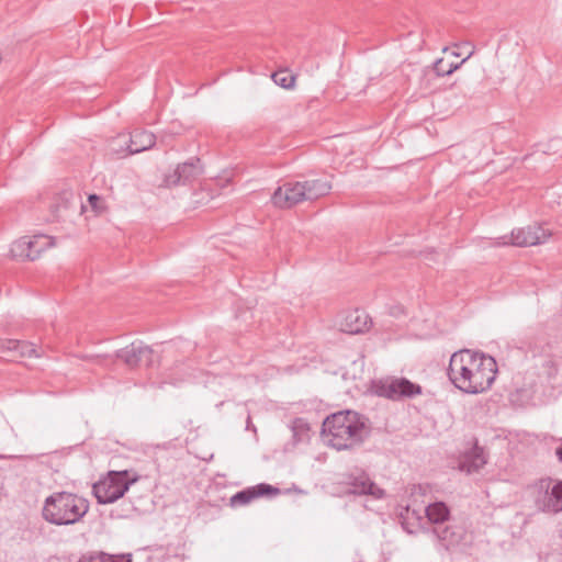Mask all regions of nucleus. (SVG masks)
Masks as SVG:
<instances>
[{
    "label": "nucleus",
    "instance_id": "obj_1",
    "mask_svg": "<svg viewBox=\"0 0 562 562\" xmlns=\"http://www.w3.org/2000/svg\"><path fill=\"white\" fill-rule=\"evenodd\" d=\"M496 373L497 364L493 357L470 349L453 352L448 367L451 383L468 394L487 391L495 381Z\"/></svg>",
    "mask_w": 562,
    "mask_h": 562
},
{
    "label": "nucleus",
    "instance_id": "obj_2",
    "mask_svg": "<svg viewBox=\"0 0 562 562\" xmlns=\"http://www.w3.org/2000/svg\"><path fill=\"white\" fill-rule=\"evenodd\" d=\"M363 416L353 411H341L326 417L322 434L327 445L336 450L359 447L369 436Z\"/></svg>",
    "mask_w": 562,
    "mask_h": 562
},
{
    "label": "nucleus",
    "instance_id": "obj_3",
    "mask_svg": "<svg viewBox=\"0 0 562 562\" xmlns=\"http://www.w3.org/2000/svg\"><path fill=\"white\" fill-rule=\"evenodd\" d=\"M520 349L530 353L532 358V366L524 374L522 386L526 390H535L557 378L560 364L558 358L551 353V346L544 338L526 336L521 340Z\"/></svg>",
    "mask_w": 562,
    "mask_h": 562
},
{
    "label": "nucleus",
    "instance_id": "obj_4",
    "mask_svg": "<svg viewBox=\"0 0 562 562\" xmlns=\"http://www.w3.org/2000/svg\"><path fill=\"white\" fill-rule=\"evenodd\" d=\"M89 502L78 494L61 491L54 492L44 501L43 518L55 526L75 525L87 515Z\"/></svg>",
    "mask_w": 562,
    "mask_h": 562
},
{
    "label": "nucleus",
    "instance_id": "obj_5",
    "mask_svg": "<svg viewBox=\"0 0 562 562\" xmlns=\"http://www.w3.org/2000/svg\"><path fill=\"white\" fill-rule=\"evenodd\" d=\"M330 190L331 183L322 178L289 181L276 189L271 201L280 209H291L301 202L315 201L325 196Z\"/></svg>",
    "mask_w": 562,
    "mask_h": 562
},
{
    "label": "nucleus",
    "instance_id": "obj_6",
    "mask_svg": "<svg viewBox=\"0 0 562 562\" xmlns=\"http://www.w3.org/2000/svg\"><path fill=\"white\" fill-rule=\"evenodd\" d=\"M153 356L154 350L149 346L144 345L142 341H134L114 355H95L88 357V359L105 368H110L116 360H121L125 366L134 369L142 364L150 366L153 363Z\"/></svg>",
    "mask_w": 562,
    "mask_h": 562
},
{
    "label": "nucleus",
    "instance_id": "obj_7",
    "mask_svg": "<svg viewBox=\"0 0 562 562\" xmlns=\"http://www.w3.org/2000/svg\"><path fill=\"white\" fill-rule=\"evenodd\" d=\"M137 477H130L125 471H110L105 477L92 486L93 495L99 504H112L128 491Z\"/></svg>",
    "mask_w": 562,
    "mask_h": 562
},
{
    "label": "nucleus",
    "instance_id": "obj_8",
    "mask_svg": "<svg viewBox=\"0 0 562 562\" xmlns=\"http://www.w3.org/2000/svg\"><path fill=\"white\" fill-rule=\"evenodd\" d=\"M536 507L549 514L562 512V481L543 477L533 486Z\"/></svg>",
    "mask_w": 562,
    "mask_h": 562
},
{
    "label": "nucleus",
    "instance_id": "obj_9",
    "mask_svg": "<svg viewBox=\"0 0 562 562\" xmlns=\"http://www.w3.org/2000/svg\"><path fill=\"white\" fill-rule=\"evenodd\" d=\"M552 233L544 228L542 225L533 224L527 227L513 229L510 235L502 236L496 239L495 245L506 246L513 245L516 247H530L544 244Z\"/></svg>",
    "mask_w": 562,
    "mask_h": 562
},
{
    "label": "nucleus",
    "instance_id": "obj_10",
    "mask_svg": "<svg viewBox=\"0 0 562 562\" xmlns=\"http://www.w3.org/2000/svg\"><path fill=\"white\" fill-rule=\"evenodd\" d=\"M54 244L53 237L47 235L23 236L12 244L10 252L13 258L33 261Z\"/></svg>",
    "mask_w": 562,
    "mask_h": 562
},
{
    "label": "nucleus",
    "instance_id": "obj_11",
    "mask_svg": "<svg viewBox=\"0 0 562 562\" xmlns=\"http://www.w3.org/2000/svg\"><path fill=\"white\" fill-rule=\"evenodd\" d=\"M340 484L346 487V492L349 494L371 495L374 498H382L384 495V491L371 480L364 470L359 468L342 474Z\"/></svg>",
    "mask_w": 562,
    "mask_h": 562
},
{
    "label": "nucleus",
    "instance_id": "obj_12",
    "mask_svg": "<svg viewBox=\"0 0 562 562\" xmlns=\"http://www.w3.org/2000/svg\"><path fill=\"white\" fill-rule=\"evenodd\" d=\"M376 394L393 401H400L422 394V386L406 378L391 376L378 383Z\"/></svg>",
    "mask_w": 562,
    "mask_h": 562
},
{
    "label": "nucleus",
    "instance_id": "obj_13",
    "mask_svg": "<svg viewBox=\"0 0 562 562\" xmlns=\"http://www.w3.org/2000/svg\"><path fill=\"white\" fill-rule=\"evenodd\" d=\"M203 173V166L200 158L192 157L188 161L179 164L175 170L164 178V186L167 188L179 184L191 183Z\"/></svg>",
    "mask_w": 562,
    "mask_h": 562
},
{
    "label": "nucleus",
    "instance_id": "obj_14",
    "mask_svg": "<svg viewBox=\"0 0 562 562\" xmlns=\"http://www.w3.org/2000/svg\"><path fill=\"white\" fill-rule=\"evenodd\" d=\"M430 531L446 551L456 549L465 538V529L458 524L434 526Z\"/></svg>",
    "mask_w": 562,
    "mask_h": 562
},
{
    "label": "nucleus",
    "instance_id": "obj_15",
    "mask_svg": "<svg viewBox=\"0 0 562 562\" xmlns=\"http://www.w3.org/2000/svg\"><path fill=\"white\" fill-rule=\"evenodd\" d=\"M278 494H280V490L278 487L267 483H259L234 494L229 499V505L232 507L245 506L259 497L276 496Z\"/></svg>",
    "mask_w": 562,
    "mask_h": 562
},
{
    "label": "nucleus",
    "instance_id": "obj_16",
    "mask_svg": "<svg viewBox=\"0 0 562 562\" xmlns=\"http://www.w3.org/2000/svg\"><path fill=\"white\" fill-rule=\"evenodd\" d=\"M0 352L7 355L11 360L40 357L34 344L16 339H0Z\"/></svg>",
    "mask_w": 562,
    "mask_h": 562
},
{
    "label": "nucleus",
    "instance_id": "obj_17",
    "mask_svg": "<svg viewBox=\"0 0 562 562\" xmlns=\"http://www.w3.org/2000/svg\"><path fill=\"white\" fill-rule=\"evenodd\" d=\"M122 139L127 144L126 155H134L150 149L156 143V137L153 133L139 128L134 130L130 134L128 140H126L124 135L117 137L119 142Z\"/></svg>",
    "mask_w": 562,
    "mask_h": 562
},
{
    "label": "nucleus",
    "instance_id": "obj_18",
    "mask_svg": "<svg viewBox=\"0 0 562 562\" xmlns=\"http://www.w3.org/2000/svg\"><path fill=\"white\" fill-rule=\"evenodd\" d=\"M370 326V318L364 311L353 310L345 314L340 322V330L348 334H360Z\"/></svg>",
    "mask_w": 562,
    "mask_h": 562
},
{
    "label": "nucleus",
    "instance_id": "obj_19",
    "mask_svg": "<svg viewBox=\"0 0 562 562\" xmlns=\"http://www.w3.org/2000/svg\"><path fill=\"white\" fill-rule=\"evenodd\" d=\"M486 454L482 447L475 445L472 449L467 451L460 460L459 468L471 474L477 472L486 464Z\"/></svg>",
    "mask_w": 562,
    "mask_h": 562
},
{
    "label": "nucleus",
    "instance_id": "obj_20",
    "mask_svg": "<svg viewBox=\"0 0 562 562\" xmlns=\"http://www.w3.org/2000/svg\"><path fill=\"white\" fill-rule=\"evenodd\" d=\"M428 521L435 526L443 525L450 516V510L443 502H435L424 508Z\"/></svg>",
    "mask_w": 562,
    "mask_h": 562
},
{
    "label": "nucleus",
    "instance_id": "obj_21",
    "mask_svg": "<svg viewBox=\"0 0 562 562\" xmlns=\"http://www.w3.org/2000/svg\"><path fill=\"white\" fill-rule=\"evenodd\" d=\"M78 562H131V560H124L123 558H114L103 552H90L83 554Z\"/></svg>",
    "mask_w": 562,
    "mask_h": 562
},
{
    "label": "nucleus",
    "instance_id": "obj_22",
    "mask_svg": "<svg viewBox=\"0 0 562 562\" xmlns=\"http://www.w3.org/2000/svg\"><path fill=\"white\" fill-rule=\"evenodd\" d=\"M470 57V55L465 58L462 59V61L460 64H447L445 63V60L442 58L440 59H437L434 64V68H432V71L435 72L436 76L438 77H442V76H447V75H450L452 74L456 69H458V67L463 64L468 58Z\"/></svg>",
    "mask_w": 562,
    "mask_h": 562
},
{
    "label": "nucleus",
    "instance_id": "obj_23",
    "mask_svg": "<svg viewBox=\"0 0 562 562\" xmlns=\"http://www.w3.org/2000/svg\"><path fill=\"white\" fill-rule=\"evenodd\" d=\"M272 80L282 88H291L294 86L295 78L286 70H279L272 74Z\"/></svg>",
    "mask_w": 562,
    "mask_h": 562
},
{
    "label": "nucleus",
    "instance_id": "obj_24",
    "mask_svg": "<svg viewBox=\"0 0 562 562\" xmlns=\"http://www.w3.org/2000/svg\"><path fill=\"white\" fill-rule=\"evenodd\" d=\"M310 430V427L307 423L304 422L302 418H296L292 423V431L293 437L296 441H300L303 439L304 436H307V432Z\"/></svg>",
    "mask_w": 562,
    "mask_h": 562
},
{
    "label": "nucleus",
    "instance_id": "obj_25",
    "mask_svg": "<svg viewBox=\"0 0 562 562\" xmlns=\"http://www.w3.org/2000/svg\"><path fill=\"white\" fill-rule=\"evenodd\" d=\"M88 201L93 209H97L101 199L97 194H91L89 195Z\"/></svg>",
    "mask_w": 562,
    "mask_h": 562
},
{
    "label": "nucleus",
    "instance_id": "obj_26",
    "mask_svg": "<svg viewBox=\"0 0 562 562\" xmlns=\"http://www.w3.org/2000/svg\"><path fill=\"white\" fill-rule=\"evenodd\" d=\"M555 454L560 461H562V443L555 449Z\"/></svg>",
    "mask_w": 562,
    "mask_h": 562
},
{
    "label": "nucleus",
    "instance_id": "obj_27",
    "mask_svg": "<svg viewBox=\"0 0 562 562\" xmlns=\"http://www.w3.org/2000/svg\"><path fill=\"white\" fill-rule=\"evenodd\" d=\"M413 515L417 517V519H422V516H420V512L419 510H416V509H413L412 510Z\"/></svg>",
    "mask_w": 562,
    "mask_h": 562
},
{
    "label": "nucleus",
    "instance_id": "obj_28",
    "mask_svg": "<svg viewBox=\"0 0 562 562\" xmlns=\"http://www.w3.org/2000/svg\"><path fill=\"white\" fill-rule=\"evenodd\" d=\"M411 510L409 506L406 507V513L408 514Z\"/></svg>",
    "mask_w": 562,
    "mask_h": 562
}]
</instances>
